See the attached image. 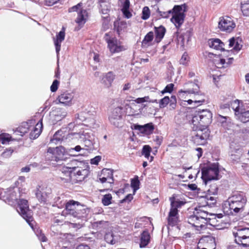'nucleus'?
<instances>
[{"instance_id":"f257e3e1","label":"nucleus","mask_w":249,"mask_h":249,"mask_svg":"<svg viewBox=\"0 0 249 249\" xmlns=\"http://www.w3.org/2000/svg\"><path fill=\"white\" fill-rule=\"evenodd\" d=\"M185 86L187 87L185 90L181 89L179 93H185L190 94H193V99H189L185 102H187L188 105L193 104V107H197L205 102L206 96L205 94L200 91L199 87L196 83L190 82L186 83Z\"/></svg>"},{"instance_id":"f03ea898","label":"nucleus","mask_w":249,"mask_h":249,"mask_svg":"<svg viewBox=\"0 0 249 249\" xmlns=\"http://www.w3.org/2000/svg\"><path fill=\"white\" fill-rule=\"evenodd\" d=\"M66 213L78 219L85 220L89 210L78 201L71 200L65 204Z\"/></svg>"},{"instance_id":"7ed1b4c3","label":"nucleus","mask_w":249,"mask_h":249,"mask_svg":"<svg viewBox=\"0 0 249 249\" xmlns=\"http://www.w3.org/2000/svg\"><path fill=\"white\" fill-rule=\"evenodd\" d=\"M32 121H30L28 122H24L22 123L21 125H20L15 130V132L18 134L20 133L21 136H23L30 130L32 131L30 132V138L32 139H35L37 138L41 134L43 128L42 121L40 120L36 124L35 127H32L30 125L31 124Z\"/></svg>"},{"instance_id":"20e7f679","label":"nucleus","mask_w":249,"mask_h":249,"mask_svg":"<svg viewBox=\"0 0 249 249\" xmlns=\"http://www.w3.org/2000/svg\"><path fill=\"white\" fill-rule=\"evenodd\" d=\"M228 202L230 209L235 213H238L243 211L247 198L243 192H236L229 198Z\"/></svg>"},{"instance_id":"39448f33","label":"nucleus","mask_w":249,"mask_h":249,"mask_svg":"<svg viewBox=\"0 0 249 249\" xmlns=\"http://www.w3.org/2000/svg\"><path fill=\"white\" fill-rule=\"evenodd\" d=\"M201 178L206 185L212 180H218L220 178L219 170L218 163L210 164L202 169Z\"/></svg>"},{"instance_id":"423d86ee","label":"nucleus","mask_w":249,"mask_h":249,"mask_svg":"<svg viewBox=\"0 0 249 249\" xmlns=\"http://www.w3.org/2000/svg\"><path fill=\"white\" fill-rule=\"evenodd\" d=\"M235 242L244 247H249V227H238L233 231Z\"/></svg>"},{"instance_id":"0eeeda50","label":"nucleus","mask_w":249,"mask_h":249,"mask_svg":"<svg viewBox=\"0 0 249 249\" xmlns=\"http://www.w3.org/2000/svg\"><path fill=\"white\" fill-rule=\"evenodd\" d=\"M187 5L185 4L180 5H175L173 8L172 17L171 21L177 28H179L184 20V13L187 11Z\"/></svg>"},{"instance_id":"6e6552de","label":"nucleus","mask_w":249,"mask_h":249,"mask_svg":"<svg viewBox=\"0 0 249 249\" xmlns=\"http://www.w3.org/2000/svg\"><path fill=\"white\" fill-rule=\"evenodd\" d=\"M17 211L18 213L27 221L29 225L33 228V212L29 208L27 200L23 199H19L18 201Z\"/></svg>"},{"instance_id":"1a4fd4ad","label":"nucleus","mask_w":249,"mask_h":249,"mask_svg":"<svg viewBox=\"0 0 249 249\" xmlns=\"http://www.w3.org/2000/svg\"><path fill=\"white\" fill-rule=\"evenodd\" d=\"M149 99V96H145L133 100V102L130 103L129 106V115L137 116L140 115L145 106L139 104L146 102H150Z\"/></svg>"},{"instance_id":"9d476101","label":"nucleus","mask_w":249,"mask_h":249,"mask_svg":"<svg viewBox=\"0 0 249 249\" xmlns=\"http://www.w3.org/2000/svg\"><path fill=\"white\" fill-rule=\"evenodd\" d=\"M195 213H196L200 220L205 226V224L209 223L211 225L215 227L216 229L220 230L224 228V226L220 225L219 224H215V220L211 219L209 216L211 214H209L208 212L202 210L201 208L196 209L195 211Z\"/></svg>"},{"instance_id":"9b49d317","label":"nucleus","mask_w":249,"mask_h":249,"mask_svg":"<svg viewBox=\"0 0 249 249\" xmlns=\"http://www.w3.org/2000/svg\"><path fill=\"white\" fill-rule=\"evenodd\" d=\"M122 107H118L113 108L109 114L110 123L116 127L121 126L122 124Z\"/></svg>"},{"instance_id":"f8f14e48","label":"nucleus","mask_w":249,"mask_h":249,"mask_svg":"<svg viewBox=\"0 0 249 249\" xmlns=\"http://www.w3.org/2000/svg\"><path fill=\"white\" fill-rule=\"evenodd\" d=\"M105 38L107 43V46L111 53H119L125 49L122 45L121 42L116 38H109L108 34H106Z\"/></svg>"},{"instance_id":"ddd939ff","label":"nucleus","mask_w":249,"mask_h":249,"mask_svg":"<svg viewBox=\"0 0 249 249\" xmlns=\"http://www.w3.org/2000/svg\"><path fill=\"white\" fill-rule=\"evenodd\" d=\"M235 27V23L231 18L226 16L220 18L218 22V28L222 31L230 33Z\"/></svg>"},{"instance_id":"4468645a","label":"nucleus","mask_w":249,"mask_h":249,"mask_svg":"<svg viewBox=\"0 0 249 249\" xmlns=\"http://www.w3.org/2000/svg\"><path fill=\"white\" fill-rule=\"evenodd\" d=\"M68 152L65 148L62 146H57L55 148L49 147L47 150V156L51 155V160L58 161L62 160L63 156Z\"/></svg>"},{"instance_id":"2eb2a0df","label":"nucleus","mask_w":249,"mask_h":249,"mask_svg":"<svg viewBox=\"0 0 249 249\" xmlns=\"http://www.w3.org/2000/svg\"><path fill=\"white\" fill-rule=\"evenodd\" d=\"M51 193V188L46 185L38 186L36 188V196L39 201L46 202L50 197Z\"/></svg>"},{"instance_id":"dca6fc26","label":"nucleus","mask_w":249,"mask_h":249,"mask_svg":"<svg viewBox=\"0 0 249 249\" xmlns=\"http://www.w3.org/2000/svg\"><path fill=\"white\" fill-rule=\"evenodd\" d=\"M203 130L199 129L196 131H193L192 135V139L195 143L198 144H202L204 143V141L206 140L209 137V132L208 130L204 129Z\"/></svg>"},{"instance_id":"f3484780","label":"nucleus","mask_w":249,"mask_h":249,"mask_svg":"<svg viewBox=\"0 0 249 249\" xmlns=\"http://www.w3.org/2000/svg\"><path fill=\"white\" fill-rule=\"evenodd\" d=\"M79 139L83 142L85 146L91 148L95 143V136L92 133L84 132L78 134Z\"/></svg>"},{"instance_id":"a211bd4d","label":"nucleus","mask_w":249,"mask_h":249,"mask_svg":"<svg viewBox=\"0 0 249 249\" xmlns=\"http://www.w3.org/2000/svg\"><path fill=\"white\" fill-rule=\"evenodd\" d=\"M67 111L61 108H56L53 110L50 114L51 121L53 124H56L64 118L67 115Z\"/></svg>"},{"instance_id":"6ab92c4d","label":"nucleus","mask_w":249,"mask_h":249,"mask_svg":"<svg viewBox=\"0 0 249 249\" xmlns=\"http://www.w3.org/2000/svg\"><path fill=\"white\" fill-rule=\"evenodd\" d=\"M74 95L72 92H64L58 96L56 102L66 106H70L72 104L71 101Z\"/></svg>"},{"instance_id":"aec40b11","label":"nucleus","mask_w":249,"mask_h":249,"mask_svg":"<svg viewBox=\"0 0 249 249\" xmlns=\"http://www.w3.org/2000/svg\"><path fill=\"white\" fill-rule=\"evenodd\" d=\"M201 122L202 126H207L211 124L212 119V113L208 109L198 111Z\"/></svg>"},{"instance_id":"412c9836","label":"nucleus","mask_w":249,"mask_h":249,"mask_svg":"<svg viewBox=\"0 0 249 249\" xmlns=\"http://www.w3.org/2000/svg\"><path fill=\"white\" fill-rule=\"evenodd\" d=\"M65 36V31H61L59 32L58 34L56 35V38H53L54 44L55 45L57 57H58L59 51L61 49V43L64 40Z\"/></svg>"},{"instance_id":"4be33fe9","label":"nucleus","mask_w":249,"mask_h":249,"mask_svg":"<svg viewBox=\"0 0 249 249\" xmlns=\"http://www.w3.org/2000/svg\"><path fill=\"white\" fill-rule=\"evenodd\" d=\"M233 60L232 57H230L227 59L223 58H219L214 59V64L217 68H226L232 63Z\"/></svg>"},{"instance_id":"5701e85b","label":"nucleus","mask_w":249,"mask_h":249,"mask_svg":"<svg viewBox=\"0 0 249 249\" xmlns=\"http://www.w3.org/2000/svg\"><path fill=\"white\" fill-rule=\"evenodd\" d=\"M78 162L80 163H78L77 165H73L72 176H77V178H79V179L80 180L82 178H84L88 172V171L86 169H80V168L79 167V165L81 164L82 162Z\"/></svg>"},{"instance_id":"b1692460","label":"nucleus","mask_w":249,"mask_h":249,"mask_svg":"<svg viewBox=\"0 0 249 249\" xmlns=\"http://www.w3.org/2000/svg\"><path fill=\"white\" fill-rule=\"evenodd\" d=\"M188 222L189 224L196 228H202L205 227V225L200 220V218L196 213H194V215H191L188 219Z\"/></svg>"},{"instance_id":"393cba45","label":"nucleus","mask_w":249,"mask_h":249,"mask_svg":"<svg viewBox=\"0 0 249 249\" xmlns=\"http://www.w3.org/2000/svg\"><path fill=\"white\" fill-rule=\"evenodd\" d=\"M102 174L104 175H107V177H103L99 178L102 183H105L107 181L109 183H113V178L112 170L108 169H104L102 170Z\"/></svg>"},{"instance_id":"a878e982","label":"nucleus","mask_w":249,"mask_h":249,"mask_svg":"<svg viewBox=\"0 0 249 249\" xmlns=\"http://www.w3.org/2000/svg\"><path fill=\"white\" fill-rule=\"evenodd\" d=\"M79 163L77 160H72L71 163L68 164V166H64L61 168V171L67 176L71 178L72 176V168L73 165H77Z\"/></svg>"},{"instance_id":"bb28decb","label":"nucleus","mask_w":249,"mask_h":249,"mask_svg":"<svg viewBox=\"0 0 249 249\" xmlns=\"http://www.w3.org/2000/svg\"><path fill=\"white\" fill-rule=\"evenodd\" d=\"M208 44L209 46L216 50L224 51L223 48L224 43L218 38L211 39L208 41Z\"/></svg>"},{"instance_id":"cd10ccee","label":"nucleus","mask_w":249,"mask_h":249,"mask_svg":"<svg viewBox=\"0 0 249 249\" xmlns=\"http://www.w3.org/2000/svg\"><path fill=\"white\" fill-rule=\"evenodd\" d=\"M155 31L156 36L154 41L158 43L164 37L166 29L163 26H160L159 27H155Z\"/></svg>"},{"instance_id":"c85d7f7f","label":"nucleus","mask_w":249,"mask_h":249,"mask_svg":"<svg viewBox=\"0 0 249 249\" xmlns=\"http://www.w3.org/2000/svg\"><path fill=\"white\" fill-rule=\"evenodd\" d=\"M150 239V236L149 232L147 231H144L141 235L140 238V248L145 247L149 243Z\"/></svg>"},{"instance_id":"c756f323","label":"nucleus","mask_w":249,"mask_h":249,"mask_svg":"<svg viewBox=\"0 0 249 249\" xmlns=\"http://www.w3.org/2000/svg\"><path fill=\"white\" fill-rule=\"evenodd\" d=\"M237 119L241 122L245 123L249 122V110L245 108L241 109L240 112L237 113Z\"/></svg>"},{"instance_id":"7c9ffc66","label":"nucleus","mask_w":249,"mask_h":249,"mask_svg":"<svg viewBox=\"0 0 249 249\" xmlns=\"http://www.w3.org/2000/svg\"><path fill=\"white\" fill-rule=\"evenodd\" d=\"M88 17V13L86 10L82 9L78 13V16L76 22L79 25H84L86 22Z\"/></svg>"},{"instance_id":"2f4dec72","label":"nucleus","mask_w":249,"mask_h":249,"mask_svg":"<svg viewBox=\"0 0 249 249\" xmlns=\"http://www.w3.org/2000/svg\"><path fill=\"white\" fill-rule=\"evenodd\" d=\"M205 240L207 243L205 247L200 248V246H198L197 249H215L216 245L214 238L212 236H208L206 238Z\"/></svg>"},{"instance_id":"473e14b6","label":"nucleus","mask_w":249,"mask_h":249,"mask_svg":"<svg viewBox=\"0 0 249 249\" xmlns=\"http://www.w3.org/2000/svg\"><path fill=\"white\" fill-rule=\"evenodd\" d=\"M135 128L145 134L152 133L154 129L153 125L151 124H147L144 125H137Z\"/></svg>"},{"instance_id":"72a5a7b5","label":"nucleus","mask_w":249,"mask_h":249,"mask_svg":"<svg viewBox=\"0 0 249 249\" xmlns=\"http://www.w3.org/2000/svg\"><path fill=\"white\" fill-rule=\"evenodd\" d=\"M169 199L171 202V206L173 208L175 207L177 210L186 203L185 201L176 198L174 196L170 197Z\"/></svg>"},{"instance_id":"f704fd0d","label":"nucleus","mask_w":249,"mask_h":249,"mask_svg":"<svg viewBox=\"0 0 249 249\" xmlns=\"http://www.w3.org/2000/svg\"><path fill=\"white\" fill-rule=\"evenodd\" d=\"M154 38V33L152 32H149L145 36L142 41V46L143 47H146L151 45V42Z\"/></svg>"},{"instance_id":"c9c22d12","label":"nucleus","mask_w":249,"mask_h":249,"mask_svg":"<svg viewBox=\"0 0 249 249\" xmlns=\"http://www.w3.org/2000/svg\"><path fill=\"white\" fill-rule=\"evenodd\" d=\"M62 131H57L53 136V138L51 139L50 142L54 144H58L63 140L64 136H62Z\"/></svg>"},{"instance_id":"e433bc0d","label":"nucleus","mask_w":249,"mask_h":249,"mask_svg":"<svg viewBox=\"0 0 249 249\" xmlns=\"http://www.w3.org/2000/svg\"><path fill=\"white\" fill-rule=\"evenodd\" d=\"M229 46L230 48L233 47V49L238 52L242 48V45L240 44L236 39L234 38H231L229 40Z\"/></svg>"},{"instance_id":"4c0bfd02","label":"nucleus","mask_w":249,"mask_h":249,"mask_svg":"<svg viewBox=\"0 0 249 249\" xmlns=\"http://www.w3.org/2000/svg\"><path fill=\"white\" fill-rule=\"evenodd\" d=\"M241 8L243 15L249 16V0H243Z\"/></svg>"},{"instance_id":"58836bf2","label":"nucleus","mask_w":249,"mask_h":249,"mask_svg":"<svg viewBox=\"0 0 249 249\" xmlns=\"http://www.w3.org/2000/svg\"><path fill=\"white\" fill-rule=\"evenodd\" d=\"M231 107L233 110L234 111V114L237 117V113H239L240 112L241 109H242L243 107H240L239 104V101L238 100H234L231 102Z\"/></svg>"},{"instance_id":"ea45409f","label":"nucleus","mask_w":249,"mask_h":249,"mask_svg":"<svg viewBox=\"0 0 249 249\" xmlns=\"http://www.w3.org/2000/svg\"><path fill=\"white\" fill-rule=\"evenodd\" d=\"M110 5L105 1L100 2V10L103 15H107L109 11Z\"/></svg>"},{"instance_id":"a19ab883","label":"nucleus","mask_w":249,"mask_h":249,"mask_svg":"<svg viewBox=\"0 0 249 249\" xmlns=\"http://www.w3.org/2000/svg\"><path fill=\"white\" fill-rule=\"evenodd\" d=\"M115 78V75L112 72H108L107 73L104 77V82L106 83L107 85H110L113 82Z\"/></svg>"},{"instance_id":"79ce46f5","label":"nucleus","mask_w":249,"mask_h":249,"mask_svg":"<svg viewBox=\"0 0 249 249\" xmlns=\"http://www.w3.org/2000/svg\"><path fill=\"white\" fill-rule=\"evenodd\" d=\"M11 139V137L8 134L2 133L0 135V142L2 144L8 143Z\"/></svg>"},{"instance_id":"37998d69","label":"nucleus","mask_w":249,"mask_h":249,"mask_svg":"<svg viewBox=\"0 0 249 249\" xmlns=\"http://www.w3.org/2000/svg\"><path fill=\"white\" fill-rule=\"evenodd\" d=\"M151 151V148L148 145L143 146L142 149V155H143L146 158L149 159L150 157V154Z\"/></svg>"},{"instance_id":"c03bdc74","label":"nucleus","mask_w":249,"mask_h":249,"mask_svg":"<svg viewBox=\"0 0 249 249\" xmlns=\"http://www.w3.org/2000/svg\"><path fill=\"white\" fill-rule=\"evenodd\" d=\"M200 119V117L199 115V113L198 111H197V114L194 115L192 120V123L196 127L198 126V125L200 126H202L201 122L199 120Z\"/></svg>"},{"instance_id":"a18cd8bd","label":"nucleus","mask_w":249,"mask_h":249,"mask_svg":"<svg viewBox=\"0 0 249 249\" xmlns=\"http://www.w3.org/2000/svg\"><path fill=\"white\" fill-rule=\"evenodd\" d=\"M150 15V11L147 6H145L143 8L142 11V18L143 20L147 19Z\"/></svg>"},{"instance_id":"49530a36","label":"nucleus","mask_w":249,"mask_h":249,"mask_svg":"<svg viewBox=\"0 0 249 249\" xmlns=\"http://www.w3.org/2000/svg\"><path fill=\"white\" fill-rule=\"evenodd\" d=\"M168 224L170 226L176 225L178 221V216H168Z\"/></svg>"},{"instance_id":"de8ad7c7","label":"nucleus","mask_w":249,"mask_h":249,"mask_svg":"<svg viewBox=\"0 0 249 249\" xmlns=\"http://www.w3.org/2000/svg\"><path fill=\"white\" fill-rule=\"evenodd\" d=\"M139 185L140 181L137 176L131 179V186L135 191L139 188Z\"/></svg>"},{"instance_id":"09e8293b","label":"nucleus","mask_w":249,"mask_h":249,"mask_svg":"<svg viewBox=\"0 0 249 249\" xmlns=\"http://www.w3.org/2000/svg\"><path fill=\"white\" fill-rule=\"evenodd\" d=\"M105 240L107 243L111 244H114L115 243L113 235L111 232H108L105 235Z\"/></svg>"},{"instance_id":"8fccbe9b","label":"nucleus","mask_w":249,"mask_h":249,"mask_svg":"<svg viewBox=\"0 0 249 249\" xmlns=\"http://www.w3.org/2000/svg\"><path fill=\"white\" fill-rule=\"evenodd\" d=\"M170 102V98L168 96H165L164 98L160 100L159 102L160 108H164Z\"/></svg>"},{"instance_id":"3c124183","label":"nucleus","mask_w":249,"mask_h":249,"mask_svg":"<svg viewBox=\"0 0 249 249\" xmlns=\"http://www.w3.org/2000/svg\"><path fill=\"white\" fill-rule=\"evenodd\" d=\"M107 225V222L106 221H100L95 222L93 224V226L97 229H105Z\"/></svg>"},{"instance_id":"603ef678","label":"nucleus","mask_w":249,"mask_h":249,"mask_svg":"<svg viewBox=\"0 0 249 249\" xmlns=\"http://www.w3.org/2000/svg\"><path fill=\"white\" fill-rule=\"evenodd\" d=\"M112 196L110 194L105 195L102 198V203L105 206H107L111 203Z\"/></svg>"},{"instance_id":"864d4df0","label":"nucleus","mask_w":249,"mask_h":249,"mask_svg":"<svg viewBox=\"0 0 249 249\" xmlns=\"http://www.w3.org/2000/svg\"><path fill=\"white\" fill-rule=\"evenodd\" d=\"M208 192L210 195H216L218 192V187L215 184H210V188Z\"/></svg>"},{"instance_id":"5fc2aeb1","label":"nucleus","mask_w":249,"mask_h":249,"mask_svg":"<svg viewBox=\"0 0 249 249\" xmlns=\"http://www.w3.org/2000/svg\"><path fill=\"white\" fill-rule=\"evenodd\" d=\"M119 1L122 6V10L129 9L130 6L129 0H119Z\"/></svg>"},{"instance_id":"6e6d98bb","label":"nucleus","mask_w":249,"mask_h":249,"mask_svg":"<svg viewBox=\"0 0 249 249\" xmlns=\"http://www.w3.org/2000/svg\"><path fill=\"white\" fill-rule=\"evenodd\" d=\"M207 200V204L208 205H214L216 203V199L213 196H207L206 197Z\"/></svg>"},{"instance_id":"4d7b16f0","label":"nucleus","mask_w":249,"mask_h":249,"mask_svg":"<svg viewBox=\"0 0 249 249\" xmlns=\"http://www.w3.org/2000/svg\"><path fill=\"white\" fill-rule=\"evenodd\" d=\"M174 87V85L172 83L169 84L167 85L164 89L162 91L161 93L164 94L165 93L169 92L171 93L173 89V88Z\"/></svg>"},{"instance_id":"13d9d810","label":"nucleus","mask_w":249,"mask_h":249,"mask_svg":"<svg viewBox=\"0 0 249 249\" xmlns=\"http://www.w3.org/2000/svg\"><path fill=\"white\" fill-rule=\"evenodd\" d=\"M82 5V3L80 2L78 4H77V5L70 8L68 10L69 12L71 13V12H74V11L78 12V10H79V11H80V10H82L81 9Z\"/></svg>"},{"instance_id":"bf43d9fd","label":"nucleus","mask_w":249,"mask_h":249,"mask_svg":"<svg viewBox=\"0 0 249 249\" xmlns=\"http://www.w3.org/2000/svg\"><path fill=\"white\" fill-rule=\"evenodd\" d=\"M178 216V210L175 207L173 208L171 206L170 211L168 216Z\"/></svg>"},{"instance_id":"052dcab7","label":"nucleus","mask_w":249,"mask_h":249,"mask_svg":"<svg viewBox=\"0 0 249 249\" xmlns=\"http://www.w3.org/2000/svg\"><path fill=\"white\" fill-rule=\"evenodd\" d=\"M159 13L162 18H167L169 17L170 15L172 14L173 10H170L165 12L159 11Z\"/></svg>"},{"instance_id":"680f3d73","label":"nucleus","mask_w":249,"mask_h":249,"mask_svg":"<svg viewBox=\"0 0 249 249\" xmlns=\"http://www.w3.org/2000/svg\"><path fill=\"white\" fill-rule=\"evenodd\" d=\"M59 82L57 80H54L51 86V90L52 92H55L58 89Z\"/></svg>"},{"instance_id":"e2e57ef3","label":"nucleus","mask_w":249,"mask_h":249,"mask_svg":"<svg viewBox=\"0 0 249 249\" xmlns=\"http://www.w3.org/2000/svg\"><path fill=\"white\" fill-rule=\"evenodd\" d=\"M13 152V150H12V149H6L5 151H4L2 153V156L4 158H9L12 155Z\"/></svg>"},{"instance_id":"0e129e2a","label":"nucleus","mask_w":249,"mask_h":249,"mask_svg":"<svg viewBox=\"0 0 249 249\" xmlns=\"http://www.w3.org/2000/svg\"><path fill=\"white\" fill-rule=\"evenodd\" d=\"M180 63L183 64V65H185L187 62H188V55L186 53H184L182 57H181V58L180 59Z\"/></svg>"},{"instance_id":"69168bd1","label":"nucleus","mask_w":249,"mask_h":249,"mask_svg":"<svg viewBox=\"0 0 249 249\" xmlns=\"http://www.w3.org/2000/svg\"><path fill=\"white\" fill-rule=\"evenodd\" d=\"M101 160V157L100 156H96L94 158L91 159L90 163L92 164L97 165Z\"/></svg>"},{"instance_id":"338daca9","label":"nucleus","mask_w":249,"mask_h":249,"mask_svg":"<svg viewBox=\"0 0 249 249\" xmlns=\"http://www.w3.org/2000/svg\"><path fill=\"white\" fill-rule=\"evenodd\" d=\"M36 235L38 237V239L42 242H46L47 238L41 232L36 233Z\"/></svg>"},{"instance_id":"774afa93","label":"nucleus","mask_w":249,"mask_h":249,"mask_svg":"<svg viewBox=\"0 0 249 249\" xmlns=\"http://www.w3.org/2000/svg\"><path fill=\"white\" fill-rule=\"evenodd\" d=\"M124 16L127 18H129L132 17L131 13L129 12V9L122 10Z\"/></svg>"}]
</instances>
